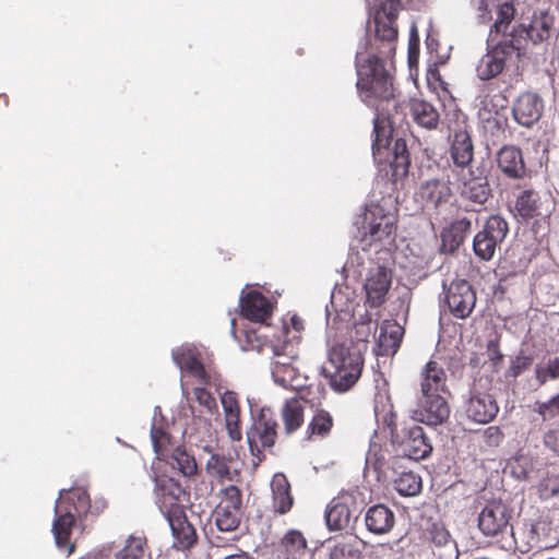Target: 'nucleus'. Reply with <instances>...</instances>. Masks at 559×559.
Masks as SVG:
<instances>
[{"mask_svg":"<svg viewBox=\"0 0 559 559\" xmlns=\"http://www.w3.org/2000/svg\"><path fill=\"white\" fill-rule=\"evenodd\" d=\"M397 19V2L390 1V10L386 5L374 16V36L368 41L366 56L356 53L357 91L360 99L376 111H381L385 117L391 115V108L399 99L395 95L393 75L388 68L392 62L395 51L399 31L395 25Z\"/></svg>","mask_w":559,"mask_h":559,"instance_id":"f257e3e1","label":"nucleus"},{"mask_svg":"<svg viewBox=\"0 0 559 559\" xmlns=\"http://www.w3.org/2000/svg\"><path fill=\"white\" fill-rule=\"evenodd\" d=\"M364 368L360 350L344 344L333 345L328 353V360L320 368L330 388L337 393L350 390L359 380Z\"/></svg>","mask_w":559,"mask_h":559,"instance_id":"f03ea898","label":"nucleus"},{"mask_svg":"<svg viewBox=\"0 0 559 559\" xmlns=\"http://www.w3.org/2000/svg\"><path fill=\"white\" fill-rule=\"evenodd\" d=\"M90 496L82 488H74L61 496L56 503V519L52 523V533L59 548L67 549L68 554L74 551V544L70 542L75 518L86 515L91 511Z\"/></svg>","mask_w":559,"mask_h":559,"instance_id":"7ed1b4c3","label":"nucleus"},{"mask_svg":"<svg viewBox=\"0 0 559 559\" xmlns=\"http://www.w3.org/2000/svg\"><path fill=\"white\" fill-rule=\"evenodd\" d=\"M396 214L384 204L371 202L366 206L360 227L361 240L371 246L373 242L392 240L396 230Z\"/></svg>","mask_w":559,"mask_h":559,"instance_id":"20e7f679","label":"nucleus"},{"mask_svg":"<svg viewBox=\"0 0 559 559\" xmlns=\"http://www.w3.org/2000/svg\"><path fill=\"white\" fill-rule=\"evenodd\" d=\"M154 492L155 503L167 521L186 513L185 502L188 493L174 478H157Z\"/></svg>","mask_w":559,"mask_h":559,"instance_id":"39448f33","label":"nucleus"},{"mask_svg":"<svg viewBox=\"0 0 559 559\" xmlns=\"http://www.w3.org/2000/svg\"><path fill=\"white\" fill-rule=\"evenodd\" d=\"M399 121H403L407 109L413 121L420 128L433 130L438 127L440 115L437 108L429 102L420 98H409L407 100L397 99L392 107Z\"/></svg>","mask_w":559,"mask_h":559,"instance_id":"423d86ee","label":"nucleus"},{"mask_svg":"<svg viewBox=\"0 0 559 559\" xmlns=\"http://www.w3.org/2000/svg\"><path fill=\"white\" fill-rule=\"evenodd\" d=\"M277 438V421L270 409L262 408L251 428L247 431V440L252 453L261 448H272Z\"/></svg>","mask_w":559,"mask_h":559,"instance_id":"0eeeda50","label":"nucleus"},{"mask_svg":"<svg viewBox=\"0 0 559 559\" xmlns=\"http://www.w3.org/2000/svg\"><path fill=\"white\" fill-rule=\"evenodd\" d=\"M445 289V302L450 312L460 319L467 318L476 304V294L466 280H455Z\"/></svg>","mask_w":559,"mask_h":559,"instance_id":"6e6552de","label":"nucleus"},{"mask_svg":"<svg viewBox=\"0 0 559 559\" xmlns=\"http://www.w3.org/2000/svg\"><path fill=\"white\" fill-rule=\"evenodd\" d=\"M246 338L251 349H269L273 354L272 362L294 364L298 357L297 344L293 340L275 336V340L262 341L257 331H247Z\"/></svg>","mask_w":559,"mask_h":559,"instance_id":"1a4fd4ad","label":"nucleus"},{"mask_svg":"<svg viewBox=\"0 0 559 559\" xmlns=\"http://www.w3.org/2000/svg\"><path fill=\"white\" fill-rule=\"evenodd\" d=\"M391 285L392 272L388 267L378 265L370 269L364 285L366 304L371 308H378L383 305Z\"/></svg>","mask_w":559,"mask_h":559,"instance_id":"9d476101","label":"nucleus"},{"mask_svg":"<svg viewBox=\"0 0 559 559\" xmlns=\"http://www.w3.org/2000/svg\"><path fill=\"white\" fill-rule=\"evenodd\" d=\"M419 408L414 413V419L428 426L443 424L450 416V406L441 394H423L418 399Z\"/></svg>","mask_w":559,"mask_h":559,"instance_id":"9b49d317","label":"nucleus"},{"mask_svg":"<svg viewBox=\"0 0 559 559\" xmlns=\"http://www.w3.org/2000/svg\"><path fill=\"white\" fill-rule=\"evenodd\" d=\"M400 442L404 456L419 461L429 456L432 452V445L424 429L418 425H412L404 428V435Z\"/></svg>","mask_w":559,"mask_h":559,"instance_id":"f8f14e48","label":"nucleus"},{"mask_svg":"<svg viewBox=\"0 0 559 559\" xmlns=\"http://www.w3.org/2000/svg\"><path fill=\"white\" fill-rule=\"evenodd\" d=\"M240 313L252 322L263 323L271 318L273 305L258 290H250L240 297Z\"/></svg>","mask_w":559,"mask_h":559,"instance_id":"ddd939ff","label":"nucleus"},{"mask_svg":"<svg viewBox=\"0 0 559 559\" xmlns=\"http://www.w3.org/2000/svg\"><path fill=\"white\" fill-rule=\"evenodd\" d=\"M308 542L304 533L289 530L273 549V559H307Z\"/></svg>","mask_w":559,"mask_h":559,"instance_id":"4468645a","label":"nucleus"},{"mask_svg":"<svg viewBox=\"0 0 559 559\" xmlns=\"http://www.w3.org/2000/svg\"><path fill=\"white\" fill-rule=\"evenodd\" d=\"M543 107V100L537 94L524 93L515 102L512 112L518 123L532 127L540 119Z\"/></svg>","mask_w":559,"mask_h":559,"instance_id":"2eb2a0df","label":"nucleus"},{"mask_svg":"<svg viewBox=\"0 0 559 559\" xmlns=\"http://www.w3.org/2000/svg\"><path fill=\"white\" fill-rule=\"evenodd\" d=\"M427 538L433 545V554L438 559L456 557V543L443 523L435 522L427 528Z\"/></svg>","mask_w":559,"mask_h":559,"instance_id":"dca6fc26","label":"nucleus"},{"mask_svg":"<svg viewBox=\"0 0 559 559\" xmlns=\"http://www.w3.org/2000/svg\"><path fill=\"white\" fill-rule=\"evenodd\" d=\"M272 510L274 514L284 515L290 512L295 499L292 493V486L283 473H277L271 481Z\"/></svg>","mask_w":559,"mask_h":559,"instance_id":"f3484780","label":"nucleus"},{"mask_svg":"<svg viewBox=\"0 0 559 559\" xmlns=\"http://www.w3.org/2000/svg\"><path fill=\"white\" fill-rule=\"evenodd\" d=\"M395 524L394 512L384 504H374L366 511V528L374 535H383L392 531Z\"/></svg>","mask_w":559,"mask_h":559,"instance_id":"a211bd4d","label":"nucleus"},{"mask_svg":"<svg viewBox=\"0 0 559 559\" xmlns=\"http://www.w3.org/2000/svg\"><path fill=\"white\" fill-rule=\"evenodd\" d=\"M174 537V548L186 551L191 549L198 542V534L194 526L188 521L183 513L167 521Z\"/></svg>","mask_w":559,"mask_h":559,"instance_id":"6ab92c4d","label":"nucleus"},{"mask_svg":"<svg viewBox=\"0 0 559 559\" xmlns=\"http://www.w3.org/2000/svg\"><path fill=\"white\" fill-rule=\"evenodd\" d=\"M487 43V52L481 57L477 67L476 73L480 81L479 94L475 97L474 107L477 109L478 117L481 121H489V109H488V81H489V38Z\"/></svg>","mask_w":559,"mask_h":559,"instance_id":"aec40b11","label":"nucleus"},{"mask_svg":"<svg viewBox=\"0 0 559 559\" xmlns=\"http://www.w3.org/2000/svg\"><path fill=\"white\" fill-rule=\"evenodd\" d=\"M418 194L426 206L437 209L449 202L452 191L448 180L433 178L421 183Z\"/></svg>","mask_w":559,"mask_h":559,"instance_id":"412c9836","label":"nucleus"},{"mask_svg":"<svg viewBox=\"0 0 559 559\" xmlns=\"http://www.w3.org/2000/svg\"><path fill=\"white\" fill-rule=\"evenodd\" d=\"M376 118L373 119V133L374 140L372 143L373 155H381L382 150L389 151L391 143V126L399 122L393 109L391 108V115L385 117L381 111H376Z\"/></svg>","mask_w":559,"mask_h":559,"instance_id":"4be33fe9","label":"nucleus"},{"mask_svg":"<svg viewBox=\"0 0 559 559\" xmlns=\"http://www.w3.org/2000/svg\"><path fill=\"white\" fill-rule=\"evenodd\" d=\"M420 391L441 395L447 392V373L437 361H428L421 371Z\"/></svg>","mask_w":559,"mask_h":559,"instance_id":"5701e85b","label":"nucleus"},{"mask_svg":"<svg viewBox=\"0 0 559 559\" xmlns=\"http://www.w3.org/2000/svg\"><path fill=\"white\" fill-rule=\"evenodd\" d=\"M334 427L332 414L321 407L313 411V415L306 428V439L309 441H321L330 437Z\"/></svg>","mask_w":559,"mask_h":559,"instance_id":"b1692460","label":"nucleus"},{"mask_svg":"<svg viewBox=\"0 0 559 559\" xmlns=\"http://www.w3.org/2000/svg\"><path fill=\"white\" fill-rule=\"evenodd\" d=\"M471 231V222L467 218H461L452 222L441 231V246L444 252L454 253L464 242L467 234Z\"/></svg>","mask_w":559,"mask_h":559,"instance_id":"393cba45","label":"nucleus"},{"mask_svg":"<svg viewBox=\"0 0 559 559\" xmlns=\"http://www.w3.org/2000/svg\"><path fill=\"white\" fill-rule=\"evenodd\" d=\"M498 166L503 174L511 178H521L525 166L521 151L515 146H504L497 154Z\"/></svg>","mask_w":559,"mask_h":559,"instance_id":"a878e982","label":"nucleus"},{"mask_svg":"<svg viewBox=\"0 0 559 559\" xmlns=\"http://www.w3.org/2000/svg\"><path fill=\"white\" fill-rule=\"evenodd\" d=\"M404 334L403 328L396 321H384L380 328L378 345L382 355H394L400 348Z\"/></svg>","mask_w":559,"mask_h":559,"instance_id":"bb28decb","label":"nucleus"},{"mask_svg":"<svg viewBox=\"0 0 559 559\" xmlns=\"http://www.w3.org/2000/svg\"><path fill=\"white\" fill-rule=\"evenodd\" d=\"M352 512L342 498H334L325 511V522L330 531H342L349 526Z\"/></svg>","mask_w":559,"mask_h":559,"instance_id":"cd10ccee","label":"nucleus"},{"mask_svg":"<svg viewBox=\"0 0 559 559\" xmlns=\"http://www.w3.org/2000/svg\"><path fill=\"white\" fill-rule=\"evenodd\" d=\"M177 365L192 377L199 379L202 384L212 385L216 382V376L206 371L202 361L192 353H181L175 357Z\"/></svg>","mask_w":559,"mask_h":559,"instance_id":"c85d7f7f","label":"nucleus"},{"mask_svg":"<svg viewBox=\"0 0 559 559\" xmlns=\"http://www.w3.org/2000/svg\"><path fill=\"white\" fill-rule=\"evenodd\" d=\"M304 413L305 402L302 399L293 397L285 402L281 415L287 435L295 432L304 425Z\"/></svg>","mask_w":559,"mask_h":559,"instance_id":"c756f323","label":"nucleus"},{"mask_svg":"<svg viewBox=\"0 0 559 559\" xmlns=\"http://www.w3.org/2000/svg\"><path fill=\"white\" fill-rule=\"evenodd\" d=\"M555 19L548 12L540 10L534 12L530 24L525 27L527 37L534 43L548 39Z\"/></svg>","mask_w":559,"mask_h":559,"instance_id":"7c9ffc66","label":"nucleus"},{"mask_svg":"<svg viewBox=\"0 0 559 559\" xmlns=\"http://www.w3.org/2000/svg\"><path fill=\"white\" fill-rule=\"evenodd\" d=\"M451 158L459 167L467 166L473 159V144L466 131L454 133L451 145Z\"/></svg>","mask_w":559,"mask_h":559,"instance_id":"2f4dec72","label":"nucleus"},{"mask_svg":"<svg viewBox=\"0 0 559 559\" xmlns=\"http://www.w3.org/2000/svg\"><path fill=\"white\" fill-rule=\"evenodd\" d=\"M497 513H500L501 522L497 528L491 527V538H496L495 540L491 539V545L497 544L501 549H511L514 546L512 526L509 524L506 510L502 507L491 508V518H496Z\"/></svg>","mask_w":559,"mask_h":559,"instance_id":"473e14b6","label":"nucleus"},{"mask_svg":"<svg viewBox=\"0 0 559 559\" xmlns=\"http://www.w3.org/2000/svg\"><path fill=\"white\" fill-rule=\"evenodd\" d=\"M328 546L329 559H360L361 551L358 544L352 538H341L330 542Z\"/></svg>","mask_w":559,"mask_h":559,"instance_id":"72a5a7b5","label":"nucleus"},{"mask_svg":"<svg viewBox=\"0 0 559 559\" xmlns=\"http://www.w3.org/2000/svg\"><path fill=\"white\" fill-rule=\"evenodd\" d=\"M514 16L515 9L511 1L498 4L493 23L495 31L502 35L512 36L514 33V26L512 25Z\"/></svg>","mask_w":559,"mask_h":559,"instance_id":"f704fd0d","label":"nucleus"},{"mask_svg":"<svg viewBox=\"0 0 559 559\" xmlns=\"http://www.w3.org/2000/svg\"><path fill=\"white\" fill-rule=\"evenodd\" d=\"M394 488L395 490L404 497H413L418 495L421 491V478L419 475L408 471L402 472L394 479Z\"/></svg>","mask_w":559,"mask_h":559,"instance_id":"c9c22d12","label":"nucleus"},{"mask_svg":"<svg viewBox=\"0 0 559 559\" xmlns=\"http://www.w3.org/2000/svg\"><path fill=\"white\" fill-rule=\"evenodd\" d=\"M169 455V463L185 476H192L197 473L198 466L195 459L190 455L185 448H175Z\"/></svg>","mask_w":559,"mask_h":559,"instance_id":"e433bc0d","label":"nucleus"},{"mask_svg":"<svg viewBox=\"0 0 559 559\" xmlns=\"http://www.w3.org/2000/svg\"><path fill=\"white\" fill-rule=\"evenodd\" d=\"M391 154L392 160L390 164L393 168L394 176L406 175L411 164L406 141L404 139H396Z\"/></svg>","mask_w":559,"mask_h":559,"instance_id":"4c0bfd02","label":"nucleus"},{"mask_svg":"<svg viewBox=\"0 0 559 559\" xmlns=\"http://www.w3.org/2000/svg\"><path fill=\"white\" fill-rule=\"evenodd\" d=\"M487 397V394H473L471 396L466 407V416L474 423L487 424L489 421Z\"/></svg>","mask_w":559,"mask_h":559,"instance_id":"58836bf2","label":"nucleus"},{"mask_svg":"<svg viewBox=\"0 0 559 559\" xmlns=\"http://www.w3.org/2000/svg\"><path fill=\"white\" fill-rule=\"evenodd\" d=\"M273 380L283 388H294L298 369L294 364L271 362Z\"/></svg>","mask_w":559,"mask_h":559,"instance_id":"ea45409f","label":"nucleus"},{"mask_svg":"<svg viewBox=\"0 0 559 559\" xmlns=\"http://www.w3.org/2000/svg\"><path fill=\"white\" fill-rule=\"evenodd\" d=\"M516 210L524 218H532L540 215L539 198L536 192L532 190L523 191L516 200Z\"/></svg>","mask_w":559,"mask_h":559,"instance_id":"a19ab883","label":"nucleus"},{"mask_svg":"<svg viewBox=\"0 0 559 559\" xmlns=\"http://www.w3.org/2000/svg\"><path fill=\"white\" fill-rule=\"evenodd\" d=\"M214 514L215 524L221 532L236 531L240 524V511L225 510L216 507Z\"/></svg>","mask_w":559,"mask_h":559,"instance_id":"79ce46f5","label":"nucleus"},{"mask_svg":"<svg viewBox=\"0 0 559 559\" xmlns=\"http://www.w3.org/2000/svg\"><path fill=\"white\" fill-rule=\"evenodd\" d=\"M514 52V46L511 41H504L491 48V79L501 73L508 57Z\"/></svg>","mask_w":559,"mask_h":559,"instance_id":"37998d69","label":"nucleus"},{"mask_svg":"<svg viewBox=\"0 0 559 559\" xmlns=\"http://www.w3.org/2000/svg\"><path fill=\"white\" fill-rule=\"evenodd\" d=\"M153 448L158 457H167L169 454L170 436L163 426L153 425L151 428Z\"/></svg>","mask_w":559,"mask_h":559,"instance_id":"c03bdc74","label":"nucleus"},{"mask_svg":"<svg viewBox=\"0 0 559 559\" xmlns=\"http://www.w3.org/2000/svg\"><path fill=\"white\" fill-rule=\"evenodd\" d=\"M145 545L144 538L130 536L124 547L116 554L115 559H143Z\"/></svg>","mask_w":559,"mask_h":559,"instance_id":"a18cd8bd","label":"nucleus"},{"mask_svg":"<svg viewBox=\"0 0 559 559\" xmlns=\"http://www.w3.org/2000/svg\"><path fill=\"white\" fill-rule=\"evenodd\" d=\"M217 507L225 510L240 511L242 507L241 490L234 485L224 488Z\"/></svg>","mask_w":559,"mask_h":559,"instance_id":"49530a36","label":"nucleus"},{"mask_svg":"<svg viewBox=\"0 0 559 559\" xmlns=\"http://www.w3.org/2000/svg\"><path fill=\"white\" fill-rule=\"evenodd\" d=\"M473 250L480 260L489 261V219L485 221L483 229L475 235Z\"/></svg>","mask_w":559,"mask_h":559,"instance_id":"de8ad7c7","label":"nucleus"},{"mask_svg":"<svg viewBox=\"0 0 559 559\" xmlns=\"http://www.w3.org/2000/svg\"><path fill=\"white\" fill-rule=\"evenodd\" d=\"M386 452L378 444H371L366 463L367 466H372V468L377 472L378 476L385 474L388 461H386Z\"/></svg>","mask_w":559,"mask_h":559,"instance_id":"09e8293b","label":"nucleus"},{"mask_svg":"<svg viewBox=\"0 0 559 559\" xmlns=\"http://www.w3.org/2000/svg\"><path fill=\"white\" fill-rule=\"evenodd\" d=\"M509 466L511 474L518 479H526L534 468L532 457L526 454H519L513 457L510 461Z\"/></svg>","mask_w":559,"mask_h":559,"instance_id":"8fccbe9b","label":"nucleus"},{"mask_svg":"<svg viewBox=\"0 0 559 559\" xmlns=\"http://www.w3.org/2000/svg\"><path fill=\"white\" fill-rule=\"evenodd\" d=\"M302 330L304 321L301 318L295 314L290 318L289 326L284 325L276 336H280L281 340H293V342L298 345L301 338L300 333Z\"/></svg>","mask_w":559,"mask_h":559,"instance_id":"3c124183","label":"nucleus"},{"mask_svg":"<svg viewBox=\"0 0 559 559\" xmlns=\"http://www.w3.org/2000/svg\"><path fill=\"white\" fill-rule=\"evenodd\" d=\"M475 510L480 509L478 514V527L485 534L489 535V503L485 498V490H481L479 496L474 501Z\"/></svg>","mask_w":559,"mask_h":559,"instance_id":"603ef678","label":"nucleus"},{"mask_svg":"<svg viewBox=\"0 0 559 559\" xmlns=\"http://www.w3.org/2000/svg\"><path fill=\"white\" fill-rule=\"evenodd\" d=\"M207 471L219 479L230 478L229 466L227 465L224 457L213 454L206 464Z\"/></svg>","mask_w":559,"mask_h":559,"instance_id":"864d4df0","label":"nucleus"},{"mask_svg":"<svg viewBox=\"0 0 559 559\" xmlns=\"http://www.w3.org/2000/svg\"><path fill=\"white\" fill-rule=\"evenodd\" d=\"M193 396L195 401L203 406L210 414L217 409L215 397L206 389L197 386L193 389Z\"/></svg>","mask_w":559,"mask_h":559,"instance_id":"5fc2aeb1","label":"nucleus"},{"mask_svg":"<svg viewBox=\"0 0 559 559\" xmlns=\"http://www.w3.org/2000/svg\"><path fill=\"white\" fill-rule=\"evenodd\" d=\"M491 257L493 255V246L499 240L501 241L508 231L507 223L498 215H491Z\"/></svg>","mask_w":559,"mask_h":559,"instance_id":"6e6d98bb","label":"nucleus"},{"mask_svg":"<svg viewBox=\"0 0 559 559\" xmlns=\"http://www.w3.org/2000/svg\"><path fill=\"white\" fill-rule=\"evenodd\" d=\"M222 405L224 408L225 417L240 416V405L235 392L226 391L222 395Z\"/></svg>","mask_w":559,"mask_h":559,"instance_id":"4d7b16f0","label":"nucleus"},{"mask_svg":"<svg viewBox=\"0 0 559 559\" xmlns=\"http://www.w3.org/2000/svg\"><path fill=\"white\" fill-rule=\"evenodd\" d=\"M536 411L546 418H552L559 414V393L544 403H537Z\"/></svg>","mask_w":559,"mask_h":559,"instance_id":"13d9d810","label":"nucleus"},{"mask_svg":"<svg viewBox=\"0 0 559 559\" xmlns=\"http://www.w3.org/2000/svg\"><path fill=\"white\" fill-rule=\"evenodd\" d=\"M467 197L477 204H485L489 199V190L476 182H469Z\"/></svg>","mask_w":559,"mask_h":559,"instance_id":"bf43d9fd","label":"nucleus"},{"mask_svg":"<svg viewBox=\"0 0 559 559\" xmlns=\"http://www.w3.org/2000/svg\"><path fill=\"white\" fill-rule=\"evenodd\" d=\"M226 429L231 440H241L242 433L240 429V416H228L225 417Z\"/></svg>","mask_w":559,"mask_h":559,"instance_id":"052dcab7","label":"nucleus"},{"mask_svg":"<svg viewBox=\"0 0 559 559\" xmlns=\"http://www.w3.org/2000/svg\"><path fill=\"white\" fill-rule=\"evenodd\" d=\"M382 421L390 429L392 440L397 441L401 437L397 431L396 413L391 408L385 415H383Z\"/></svg>","mask_w":559,"mask_h":559,"instance_id":"680f3d73","label":"nucleus"},{"mask_svg":"<svg viewBox=\"0 0 559 559\" xmlns=\"http://www.w3.org/2000/svg\"><path fill=\"white\" fill-rule=\"evenodd\" d=\"M544 443L551 451L559 454V429L548 431L544 436Z\"/></svg>","mask_w":559,"mask_h":559,"instance_id":"e2e57ef3","label":"nucleus"},{"mask_svg":"<svg viewBox=\"0 0 559 559\" xmlns=\"http://www.w3.org/2000/svg\"><path fill=\"white\" fill-rule=\"evenodd\" d=\"M473 2L476 4L477 10L479 11V14H478L479 23L486 24L489 21L488 15H487L488 0H473Z\"/></svg>","mask_w":559,"mask_h":559,"instance_id":"0e129e2a","label":"nucleus"},{"mask_svg":"<svg viewBox=\"0 0 559 559\" xmlns=\"http://www.w3.org/2000/svg\"><path fill=\"white\" fill-rule=\"evenodd\" d=\"M547 371L551 378H559V358H554L548 361Z\"/></svg>","mask_w":559,"mask_h":559,"instance_id":"69168bd1","label":"nucleus"},{"mask_svg":"<svg viewBox=\"0 0 559 559\" xmlns=\"http://www.w3.org/2000/svg\"><path fill=\"white\" fill-rule=\"evenodd\" d=\"M225 559H253V558H251L248 554L242 551L240 554L227 556Z\"/></svg>","mask_w":559,"mask_h":559,"instance_id":"338daca9","label":"nucleus"},{"mask_svg":"<svg viewBox=\"0 0 559 559\" xmlns=\"http://www.w3.org/2000/svg\"><path fill=\"white\" fill-rule=\"evenodd\" d=\"M495 98H498L495 106L503 107L504 106L503 103H507V97L504 95L495 96Z\"/></svg>","mask_w":559,"mask_h":559,"instance_id":"774afa93","label":"nucleus"}]
</instances>
